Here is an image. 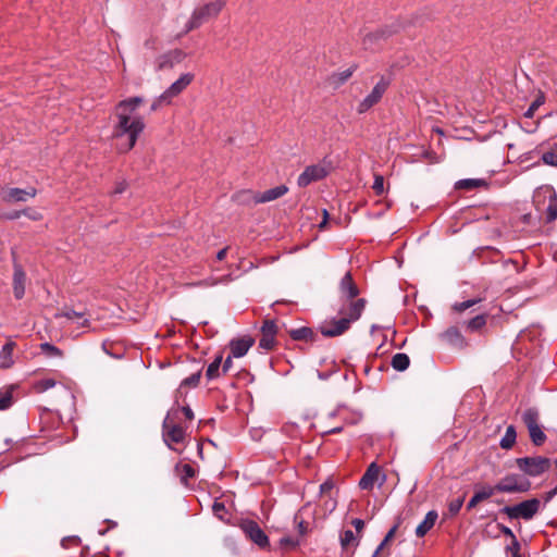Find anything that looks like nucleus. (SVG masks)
Segmentation results:
<instances>
[{"label": "nucleus", "mask_w": 557, "mask_h": 557, "mask_svg": "<svg viewBox=\"0 0 557 557\" xmlns=\"http://www.w3.org/2000/svg\"><path fill=\"white\" fill-rule=\"evenodd\" d=\"M339 292L342 295V305L338 315L326 320L320 326L321 333L325 337H335L349 330L351 323L360 319L366 300L357 298L359 288L352 280L351 273L346 272L339 282Z\"/></svg>", "instance_id": "1"}, {"label": "nucleus", "mask_w": 557, "mask_h": 557, "mask_svg": "<svg viewBox=\"0 0 557 557\" xmlns=\"http://www.w3.org/2000/svg\"><path fill=\"white\" fill-rule=\"evenodd\" d=\"M143 103L144 98L136 96L119 101L114 108L116 122L113 126V137L121 140L117 149L122 153L135 147L146 127L144 117L136 113Z\"/></svg>", "instance_id": "2"}, {"label": "nucleus", "mask_w": 557, "mask_h": 557, "mask_svg": "<svg viewBox=\"0 0 557 557\" xmlns=\"http://www.w3.org/2000/svg\"><path fill=\"white\" fill-rule=\"evenodd\" d=\"M187 429L188 424L180 419V411L170 410L162 424V437L166 446L181 453L182 449L177 446L185 445Z\"/></svg>", "instance_id": "3"}, {"label": "nucleus", "mask_w": 557, "mask_h": 557, "mask_svg": "<svg viewBox=\"0 0 557 557\" xmlns=\"http://www.w3.org/2000/svg\"><path fill=\"white\" fill-rule=\"evenodd\" d=\"M224 7V0H214L203 5L197 7L193 11L190 18L185 25V34L200 27L203 23L208 22L209 20L215 18L221 13Z\"/></svg>", "instance_id": "4"}, {"label": "nucleus", "mask_w": 557, "mask_h": 557, "mask_svg": "<svg viewBox=\"0 0 557 557\" xmlns=\"http://www.w3.org/2000/svg\"><path fill=\"white\" fill-rule=\"evenodd\" d=\"M288 193V187L286 185H278L262 193H253L250 190H245L238 193L236 198L242 202H252L255 205L265 203L274 201Z\"/></svg>", "instance_id": "5"}, {"label": "nucleus", "mask_w": 557, "mask_h": 557, "mask_svg": "<svg viewBox=\"0 0 557 557\" xmlns=\"http://www.w3.org/2000/svg\"><path fill=\"white\" fill-rule=\"evenodd\" d=\"M332 169V162L326 159H323L321 162L317 164L308 165L298 176L297 185L300 188H304L313 182L321 181L331 173Z\"/></svg>", "instance_id": "6"}, {"label": "nucleus", "mask_w": 557, "mask_h": 557, "mask_svg": "<svg viewBox=\"0 0 557 557\" xmlns=\"http://www.w3.org/2000/svg\"><path fill=\"white\" fill-rule=\"evenodd\" d=\"M495 488L500 493H525L531 488V482L522 474L510 473L502 478Z\"/></svg>", "instance_id": "7"}, {"label": "nucleus", "mask_w": 557, "mask_h": 557, "mask_svg": "<svg viewBox=\"0 0 557 557\" xmlns=\"http://www.w3.org/2000/svg\"><path fill=\"white\" fill-rule=\"evenodd\" d=\"M541 506V502L537 498H531L528 500H523L515 506H506L503 508V512H505L510 519H532L539 511Z\"/></svg>", "instance_id": "8"}, {"label": "nucleus", "mask_w": 557, "mask_h": 557, "mask_svg": "<svg viewBox=\"0 0 557 557\" xmlns=\"http://www.w3.org/2000/svg\"><path fill=\"white\" fill-rule=\"evenodd\" d=\"M517 467L530 476H539L550 468V460L546 457H522L516 459Z\"/></svg>", "instance_id": "9"}, {"label": "nucleus", "mask_w": 557, "mask_h": 557, "mask_svg": "<svg viewBox=\"0 0 557 557\" xmlns=\"http://www.w3.org/2000/svg\"><path fill=\"white\" fill-rule=\"evenodd\" d=\"M389 87V79L382 76L380 81L374 85L369 95H367L358 104L357 112L363 114L371 108L376 106L383 98L384 94Z\"/></svg>", "instance_id": "10"}, {"label": "nucleus", "mask_w": 557, "mask_h": 557, "mask_svg": "<svg viewBox=\"0 0 557 557\" xmlns=\"http://www.w3.org/2000/svg\"><path fill=\"white\" fill-rule=\"evenodd\" d=\"M240 529L251 542L259 547L264 548L269 545V539L260 525L253 520H245L240 524Z\"/></svg>", "instance_id": "11"}, {"label": "nucleus", "mask_w": 557, "mask_h": 557, "mask_svg": "<svg viewBox=\"0 0 557 557\" xmlns=\"http://www.w3.org/2000/svg\"><path fill=\"white\" fill-rule=\"evenodd\" d=\"M277 326L274 321L265 320L261 327L259 347L267 351L272 350L276 344Z\"/></svg>", "instance_id": "12"}, {"label": "nucleus", "mask_w": 557, "mask_h": 557, "mask_svg": "<svg viewBox=\"0 0 557 557\" xmlns=\"http://www.w3.org/2000/svg\"><path fill=\"white\" fill-rule=\"evenodd\" d=\"M194 74L191 73H185L181 75V77L175 81L164 92H163V99H170L171 101L173 98L177 97L180 94H182L194 81Z\"/></svg>", "instance_id": "13"}, {"label": "nucleus", "mask_w": 557, "mask_h": 557, "mask_svg": "<svg viewBox=\"0 0 557 557\" xmlns=\"http://www.w3.org/2000/svg\"><path fill=\"white\" fill-rule=\"evenodd\" d=\"M36 195L37 189L35 187L27 189L8 188L3 193L2 199L5 202H25L28 198H34Z\"/></svg>", "instance_id": "14"}, {"label": "nucleus", "mask_w": 557, "mask_h": 557, "mask_svg": "<svg viewBox=\"0 0 557 557\" xmlns=\"http://www.w3.org/2000/svg\"><path fill=\"white\" fill-rule=\"evenodd\" d=\"M253 344L255 339L249 335L234 338L230 342L231 354L234 358H242L248 352Z\"/></svg>", "instance_id": "15"}, {"label": "nucleus", "mask_w": 557, "mask_h": 557, "mask_svg": "<svg viewBox=\"0 0 557 557\" xmlns=\"http://www.w3.org/2000/svg\"><path fill=\"white\" fill-rule=\"evenodd\" d=\"M380 472H381L380 467L376 463L372 462L368 467L364 474L362 475V478L359 481L360 488L361 490H372L375 482L379 479Z\"/></svg>", "instance_id": "16"}, {"label": "nucleus", "mask_w": 557, "mask_h": 557, "mask_svg": "<svg viewBox=\"0 0 557 557\" xmlns=\"http://www.w3.org/2000/svg\"><path fill=\"white\" fill-rule=\"evenodd\" d=\"M183 57L184 53L178 49L164 53L160 55L156 61L157 70L161 71L164 69H171L175 63L181 62Z\"/></svg>", "instance_id": "17"}, {"label": "nucleus", "mask_w": 557, "mask_h": 557, "mask_svg": "<svg viewBox=\"0 0 557 557\" xmlns=\"http://www.w3.org/2000/svg\"><path fill=\"white\" fill-rule=\"evenodd\" d=\"M55 319L65 318L69 321L76 322L79 326L86 327L88 326V319L86 318L85 312H77L70 308H64L61 311L54 314Z\"/></svg>", "instance_id": "18"}, {"label": "nucleus", "mask_w": 557, "mask_h": 557, "mask_svg": "<svg viewBox=\"0 0 557 557\" xmlns=\"http://www.w3.org/2000/svg\"><path fill=\"white\" fill-rule=\"evenodd\" d=\"M26 274L21 267L14 268L13 293L16 299H22L25 294Z\"/></svg>", "instance_id": "19"}, {"label": "nucleus", "mask_w": 557, "mask_h": 557, "mask_svg": "<svg viewBox=\"0 0 557 557\" xmlns=\"http://www.w3.org/2000/svg\"><path fill=\"white\" fill-rule=\"evenodd\" d=\"M16 347L15 342L9 341L0 349V369H10L14 364L13 351Z\"/></svg>", "instance_id": "20"}, {"label": "nucleus", "mask_w": 557, "mask_h": 557, "mask_svg": "<svg viewBox=\"0 0 557 557\" xmlns=\"http://www.w3.org/2000/svg\"><path fill=\"white\" fill-rule=\"evenodd\" d=\"M442 337L444 341H446L447 343H449L450 345L456 346V347L462 348L467 344L465 337L462 336V334L456 326H451V327L447 329L442 334Z\"/></svg>", "instance_id": "21"}, {"label": "nucleus", "mask_w": 557, "mask_h": 557, "mask_svg": "<svg viewBox=\"0 0 557 557\" xmlns=\"http://www.w3.org/2000/svg\"><path fill=\"white\" fill-rule=\"evenodd\" d=\"M438 515L435 510L429 511L423 521L417 527L416 535L418 537H423L435 524Z\"/></svg>", "instance_id": "22"}, {"label": "nucleus", "mask_w": 557, "mask_h": 557, "mask_svg": "<svg viewBox=\"0 0 557 557\" xmlns=\"http://www.w3.org/2000/svg\"><path fill=\"white\" fill-rule=\"evenodd\" d=\"M359 537L351 530H344L341 534V545L343 549H350L357 547Z\"/></svg>", "instance_id": "23"}, {"label": "nucleus", "mask_w": 557, "mask_h": 557, "mask_svg": "<svg viewBox=\"0 0 557 557\" xmlns=\"http://www.w3.org/2000/svg\"><path fill=\"white\" fill-rule=\"evenodd\" d=\"M290 337L295 341L312 342L314 333L310 327H299L289 332Z\"/></svg>", "instance_id": "24"}, {"label": "nucleus", "mask_w": 557, "mask_h": 557, "mask_svg": "<svg viewBox=\"0 0 557 557\" xmlns=\"http://www.w3.org/2000/svg\"><path fill=\"white\" fill-rule=\"evenodd\" d=\"M516 438H517L516 429L513 425H509L506 430L505 435L500 440L499 445L503 449H510L515 445Z\"/></svg>", "instance_id": "25"}, {"label": "nucleus", "mask_w": 557, "mask_h": 557, "mask_svg": "<svg viewBox=\"0 0 557 557\" xmlns=\"http://www.w3.org/2000/svg\"><path fill=\"white\" fill-rule=\"evenodd\" d=\"M222 361H223V356L219 355L208 366V369L206 371V376L208 380H214L220 376V368H221Z\"/></svg>", "instance_id": "26"}, {"label": "nucleus", "mask_w": 557, "mask_h": 557, "mask_svg": "<svg viewBox=\"0 0 557 557\" xmlns=\"http://www.w3.org/2000/svg\"><path fill=\"white\" fill-rule=\"evenodd\" d=\"M392 367L397 371H405L410 363V359L406 354L398 352L392 358Z\"/></svg>", "instance_id": "27"}, {"label": "nucleus", "mask_w": 557, "mask_h": 557, "mask_svg": "<svg viewBox=\"0 0 557 557\" xmlns=\"http://www.w3.org/2000/svg\"><path fill=\"white\" fill-rule=\"evenodd\" d=\"M522 421L528 429L537 426L539 424V411L535 408L527 409L522 414Z\"/></svg>", "instance_id": "28"}, {"label": "nucleus", "mask_w": 557, "mask_h": 557, "mask_svg": "<svg viewBox=\"0 0 557 557\" xmlns=\"http://www.w3.org/2000/svg\"><path fill=\"white\" fill-rule=\"evenodd\" d=\"M487 315L479 314L471 320H469L466 324V327L469 332H476L483 329L486 324Z\"/></svg>", "instance_id": "29"}, {"label": "nucleus", "mask_w": 557, "mask_h": 557, "mask_svg": "<svg viewBox=\"0 0 557 557\" xmlns=\"http://www.w3.org/2000/svg\"><path fill=\"white\" fill-rule=\"evenodd\" d=\"M545 95L542 90H539L535 99L530 104L529 109L525 111L524 116L531 119L534 116L535 111L545 103Z\"/></svg>", "instance_id": "30"}, {"label": "nucleus", "mask_w": 557, "mask_h": 557, "mask_svg": "<svg viewBox=\"0 0 557 557\" xmlns=\"http://www.w3.org/2000/svg\"><path fill=\"white\" fill-rule=\"evenodd\" d=\"M13 404V391L11 387L0 389V410L10 408Z\"/></svg>", "instance_id": "31"}, {"label": "nucleus", "mask_w": 557, "mask_h": 557, "mask_svg": "<svg viewBox=\"0 0 557 557\" xmlns=\"http://www.w3.org/2000/svg\"><path fill=\"white\" fill-rule=\"evenodd\" d=\"M532 443L536 446H541L546 441V435L540 425L528 429Z\"/></svg>", "instance_id": "32"}, {"label": "nucleus", "mask_w": 557, "mask_h": 557, "mask_svg": "<svg viewBox=\"0 0 557 557\" xmlns=\"http://www.w3.org/2000/svg\"><path fill=\"white\" fill-rule=\"evenodd\" d=\"M176 471L182 482H187L189 479L195 476V469L189 463L177 466Z\"/></svg>", "instance_id": "33"}, {"label": "nucleus", "mask_w": 557, "mask_h": 557, "mask_svg": "<svg viewBox=\"0 0 557 557\" xmlns=\"http://www.w3.org/2000/svg\"><path fill=\"white\" fill-rule=\"evenodd\" d=\"M55 384H57V382L53 379H50V377L42 379V380H39L34 383V391L36 393H44V392L54 387Z\"/></svg>", "instance_id": "34"}, {"label": "nucleus", "mask_w": 557, "mask_h": 557, "mask_svg": "<svg viewBox=\"0 0 557 557\" xmlns=\"http://www.w3.org/2000/svg\"><path fill=\"white\" fill-rule=\"evenodd\" d=\"M201 373L196 372L189 375L188 377L184 379L180 385V388L177 389L178 394L183 393V389L187 386L196 387L199 384Z\"/></svg>", "instance_id": "35"}, {"label": "nucleus", "mask_w": 557, "mask_h": 557, "mask_svg": "<svg viewBox=\"0 0 557 557\" xmlns=\"http://www.w3.org/2000/svg\"><path fill=\"white\" fill-rule=\"evenodd\" d=\"M391 35V33H386L385 30L383 29H379L376 32H373V33H370L368 34L364 39H363V44L366 47H369L370 45H372L374 41L379 40V39H385L387 38L388 36Z\"/></svg>", "instance_id": "36"}, {"label": "nucleus", "mask_w": 557, "mask_h": 557, "mask_svg": "<svg viewBox=\"0 0 557 557\" xmlns=\"http://www.w3.org/2000/svg\"><path fill=\"white\" fill-rule=\"evenodd\" d=\"M399 527V523H396L393 528L389 529V531L386 533L385 537L383 539L382 543L379 545L374 553V557L377 556L383 549L391 543V541L394 539L397 529Z\"/></svg>", "instance_id": "37"}, {"label": "nucleus", "mask_w": 557, "mask_h": 557, "mask_svg": "<svg viewBox=\"0 0 557 557\" xmlns=\"http://www.w3.org/2000/svg\"><path fill=\"white\" fill-rule=\"evenodd\" d=\"M40 350L46 354L48 357H62L63 352L57 346L50 343L40 344Z\"/></svg>", "instance_id": "38"}, {"label": "nucleus", "mask_w": 557, "mask_h": 557, "mask_svg": "<svg viewBox=\"0 0 557 557\" xmlns=\"http://www.w3.org/2000/svg\"><path fill=\"white\" fill-rule=\"evenodd\" d=\"M294 523L300 536H305L308 533L309 524L304 520V518L299 513L295 515Z\"/></svg>", "instance_id": "39"}, {"label": "nucleus", "mask_w": 557, "mask_h": 557, "mask_svg": "<svg viewBox=\"0 0 557 557\" xmlns=\"http://www.w3.org/2000/svg\"><path fill=\"white\" fill-rule=\"evenodd\" d=\"M480 301H481V299H469L466 301L456 302L453 305L451 309L457 313H461L465 310L471 308L472 306L476 305Z\"/></svg>", "instance_id": "40"}, {"label": "nucleus", "mask_w": 557, "mask_h": 557, "mask_svg": "<svg viewBox=\"0 0 557 557\" xmlns=\"http://www.w3.org/2000/svg\"><path fill=\"white\" fill-rule=\"evenodd\" d=\"M495 492H497V490L495 488V485L494 486L484 485V486H481L480 488H478L474 494L476 496H479V498H481V500L483 502V500L490 498L491 496H493Z\"/></svg>", "instance_id": "41"}, {"label": "nucleus", "mask_w": 557, "mask_h": 557, "mask_svg": "<svg viewBox=\"0 0 557 557\" xmlns=\"http://www.w3.org/2000/svg\"><path fill=\"white\" fill-rule=\"evenodd\" d=\"M484 181L482 180H472V178H468V180H462V181H459L457 183V186L459 188H466V189H474L479 186H482L484 185Z\"/></svg>", "instance_id": "42"}, {"label": "nucleus", "mask_w": 557, "mask_h": 557, "mask_svg": "<svg viewBox=\"0 0 557 557\" xmlns=\"http://www.w3.org/2000/svg\"><path fill=\"white\" fill-rule=\"evenodd\" d=\"M334 482L332 479H327L320 485V496L321 498H326V496H333Z\"/></svg>", "instance_id": "43"}, {"label": "nucleus", "mask_w": 557, "mask_h": 557, "mask_svg": "<svg viewBox=\"0 0 557 557\" xmlns=\"http://www.w3.org/2000/svg\"><path fill=\"white\" fill-rule=\"evenodd\" d=\"M372 189L377 196H382L385 191L384 188V177L381 174L374 175V182L372 185Z\"/></svg>", "instance_id": "44"}, {"label": "nucleus", "mask_w": 557, "mask_h": 557, "mask_svg": "<svg viewBox=\"0 0 557 557\" xmlns=\"http://www.w3.org/2000/svg\"><path fill=\"white\" fill-rule=\"evenodd\" d=\"M171 410H177L180 411V417L181 416H184L185 417V423L188 424L189 422L193 421L194 419V412L193 410L188 407V406H183V407H175V408H172Z\"/></svg>", "instance_id": "45"}, {"label": "nucleus", "mask_w": 557, "mask_h": 557, "mask_svg": "<svg viewBox=\"0 0 557 557\" xmlns=\"http://www.w3.org/2000/svg\"><path fill=\"white\" fill-rule=\"evenodd\" d=\"M280 545L284 548H296L299 545V541L292 536H283L280 540Z\"/></svg>", "instance_id": "46"}, {"label": "nucleus", "mask_w": 557, "mask_h": 557, "mask_svg": "<svg viewBox=\"0 0 557 557\" xmlns=\"http://www.w3.org/2000/svg\"><path fill=\"white\" fill-rule=\"evenodd\" d=\"M463 500H465V498L460 497L458 499L451 500L448 504V511H449V513L451 516H455V515H457L460 511V509H461V507L463 505Z\"/></svg>", "instance_id": "47"}, {"label": "nucleus", "mask_w": 557, "mask_h": 557, "mask_svg": "<svg viewBox=\"0 0 557 557\" xmlns=\"http://www.w3.org/2000/svg\"><path fill=\"white\" fill-rule=\"evenodd\" d=\"M542 160L545 164L557 166V153L554 151L543 153Z\"/></svg>", "instance_id": "48"}, {"label": "nucleus", "mask_w": 557, "mask_h": 557, "mask_svg": "<svg viewBox=\"0 0 557 557\" xmlns=\"http://www.w3.org/2000/svg\"><path fill=\"white\" fill-rule=\"evenodd\" d=\"M323 508L327 512H332L335 510L337 502L334 496H326V498H323Z\"/></svg>", "instance_id": "49"}, {"label": "nucleus", "mask_w": 557, "mask_h": 557, "mask_svg": "<svg viewBox=\"0 0 557 557\" xmlns=\"http://www.w3.org/2000/svg\"><path fill=\"white\" fill-rule=\"evenodd\" d=\"M557 219V203H549L546 210V221L553 222Z\"/></svg>", "instance_id": "50"}, {"label": "nucleus", "mask_w": 557, "mask_h": 557, "mask_svg": "<svg viewBox=\"0 0 557 557\" xmlns=\"http://www.w3.org/2000/svg\"><path fill=\"white\" fill-rule=\"evenodd\" d=\"M172 101L170 99H163V92L153 100L151 104V111H157L163 104H170Z\"/></svg>", "instance_id": "51"}, {"label": "nucleus", "mask_w": 557, "mask_h": 557, "mask_svg": "<svg viewBox=\"0 0 557 557\" xmlns=\"http://www.w3.org/2000/svg\"><path fill=\"white\" fill-rule=\"evenodd\" d=\"M212 511L216 517L222 519L223 515L226 512V509L223 503L214 502L212 505Z\"/></svg>", "instance_id": "52"}, {"label": "nucleus", "mask_w": 557, "mask_h": 557, "mask_svg": "<svg viewBox=\"0 0 557 557\" xmlns=\"http://www.w3.org/2000/svg\"><path fill=\"white\" fill-rule=\"evenodd\" d=\"M22 214L34 220V221H38V220H41V214L40 212L36 211V210H33V209H24L22 211Z\"/></svg>", "instance_id": "53"}, {"label": "nucleus", "mask_w": 557, "mask_h": 557, "mask_svg": "<svg viewBox=\"0 0 557 557\" xmlns=\"http://www.w3.org/2000/svg\"><path fill=\"white\" fill-rule=\"evenodd\" d=\"M352 73H354V70H352V69H348V70H345V71H343V72H341V73L336 74V77L338 78V82H339V83H344V82H346L348 78H350V77H351Z\"/></svg>", "instance_id": "54"}, {"label": "nucleus", "mask_w": 557, "mask_h": 557, "mask_svg": "<svg viewBox=\"0 0 557 557\" xmlns=\"http://www.w3.org/2000/svg\"><path fill=\"white\" fill-rule=\"evenodd\" d=\"M127 183L126 181L117 182L114 186L113 194L119 195L124 193L127 189Z\"/></svg>", "instance_id": "55"}, {"label": "nucleus", "mask_w": 557, "mask_h": 557, "mask_svg": "<svg viewBox=\"0 0 557 557\" xmlns=\"http://www.w3.org/2000/svg\"><path fill=\"white\" fill-rule=\"evenodd\" d=\"M351 524L355 527V529H356L357 533H358L359 535H361L362 530H363V528H364V522H363V520H361V519H359V518H355V519H352Z\"/></svg>", "instance_id": "56"}, {"label": "nucleus", "mask_w": 557, "mask_h": 557, "mask_svg": "<svg viewBox=\"0 0 557 557\" xmlns=\"http://www.w3.org/2000/svg\"><path fill=\"white\" fill-rule=\"evenodd\" d=\"M481 498H479V496H476L475 494L471 497V499L469 500L468 505H467V509L468 510H471L473 509L474 507H476V505L479 503H481Z\"/></svg>", "instance_id": "57"}, {"label": "nucleus", "mask_w": 557, "mask_h": 557, "mask_svg": "<svg viewBox=\"0 0 557 557\" xmlns=\"http://www.w3.org/2000/svg\"><path fill=\"white\" fill-rule=\"evenodd\" d=\"M232 358H234V356H232V354H230V356L224 360L223 366H222V371L224 373H226L231 369Z\"/></svg>", "instance_id": "58"}, {"label": "nucleus", "mask_w": 557, "mask_h": 557, "mask_svg": "<svg viewBox=\"0 0 557 557\" xmlns=\"http://www.w3.org/2000/svg\"><path fill=\"white\" fill-rule=\"evenodd\" d=\"M556 494H557V486L544 495L545 503L550 502Z\"/></svg>", "instance_id": "59"}, {"label": "nucleus", "mask_w": 557, "mask_h": 557, "mask_svg": "<svg viewBox=\"0 0 557 557\" xmlns=\"http://www.w3.org/2000/svg\"><path fill=\"white\" fill-rule=\"evenodd\" d=\"M226 255H227V248H223V249H221V250L216 253V260H218V261H222V260H224V259H225V257H226Z\"/></svg>", "instance_id": "60"}, {"label": "nucleus", "mask_w": 557, "mask_h": 557, "mask_svg": "<svg viewBox=\"0 0 557 557\" xmlns=\"http://www.w3.org/2000/svg\"><path fill=\"white\" fill-rule=\"evenodd\" d=\"M327 218H329V213L326 210H323V220L322 222L320 223L319 227L320 230H323L327 223Z\"/></svg>", "instance_id": "61"}, {"label": "nucleus", "mask_w": 557, "mask_h": 557, "mask_svg": "<svg viewBox=\"0 0 557 557\" xmlns=\"http://www.w3.org/2000/svg\"><path fill=\"white\" fill-rule=\"evenodd\" d=\"M503 533H504L505 535L510 536V537H515V535H513L512 531H511L509 528H507V527H503Z\"/></svg>", "instance_id": "62"}, {"label": "nucleus", "mask_w": 557, "mask_h": 557, "mask_svg": "<svg viewBox=\"0 0 557 557\" xmlns=\"http://www.w3.org/2000/svg\"><path fill=\"white\" fill-rule=\"evenodd\" d=\"M342 430H343V428L338 426V428H334V429L327 431L326 433H329V434L339 433Z\"/></svg>", "instance_id": "63"}, {"label": "nucleus", "mask_w": 557, "mask_h": 557, "mask_svg": "<svg viewBox=\"0 0 557 557\" xmlns=\"http://www.w3.org/2000/svg\"><path fill=\"white\" fill-rule=\"evenodd\" d=\"M213 284H214V282L209 283V282L205 281V282H199V283H198V284H196V285H197V286H209V285H213Z\"/></svg>", "instance_id": "64"}]
</instances>
